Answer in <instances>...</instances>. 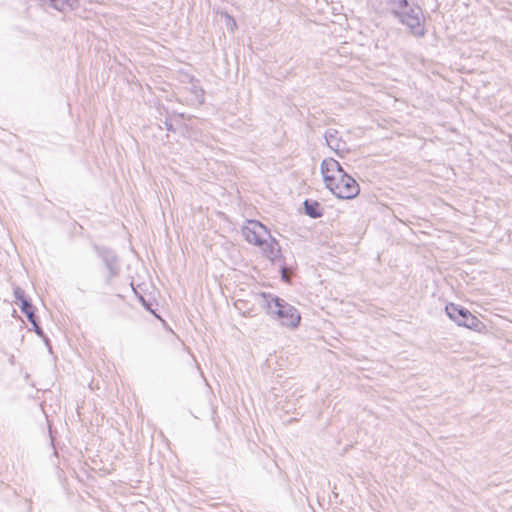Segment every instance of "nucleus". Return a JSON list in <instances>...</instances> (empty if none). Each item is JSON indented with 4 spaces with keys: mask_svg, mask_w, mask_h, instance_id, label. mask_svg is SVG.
<instances>
[{
    "mask_svg": "<svg viewBox=\"0 0 512 512\" xmlns=\"http://www.w3.org/2000/svg\"><path fill=\"white\" fill-rule=\"evenodd\" d=\"M14 295L16 297L17 300H19L20 302L22 301V299H25L24 298V291L20 288H16L15 291H14Z\"/></svg>",
    "mask_w": 512,
    "mask_h": 512,
    "instance_id": "obj_13",
    "label": "nucleus"
},
{
    "mask_svg": "<svg viewBox=\"0 0 512 512\" xmlns=\"http://www.w3.org/2000/svg\"><path fill=\"white\" fill-rule=\"evenodd\" d=\"M463 327L473 330L475 332L482 333L485 331V324L480 321L475 315L471 312L467 318V320L463 323Z\"/></svg>",
    "mask_w": 512,
    "mask_h": 512,
    "instance_id": "obj_8",
    "label": "nucleus"
},
{
    "mask_svg": "<svg viewBox=\"0 0 512 512\" xmlns=\"http://www.w3.org/2000/svg\"><path fill=\"white\" fill-rule=\"evenodd\" d=\"M241 233L245 241L259 248L263 257L275 262L280 258L281 249L278 242L271 236L265 225L256 220H247Z\"/></svg>",
    "mask_w": 512,
    "mask_h": 512,
    "instance_id": "obj_2",
    "label": "nucleus"
},
{
    "mask_svg": "<svg viewBox=\"0 0 512 512\" xmlns=\"http://www.w3.org/2000/svg\"><path fill=\"white\" fill-rule=\"evenodd\" d=\"M396 17L414 36L425 35L424 16L420 7L410 5L407 10H403Z\"/></svg>",
    "mask_w": 512,
    "mask_h": 512,
    "instance_id": "obj_4",
    "label": "nucleus"
},
{
    "mask_svg": "<svg viewBox=\"0 0 512 512\" xmlns=\"http://www.w3.org/2000/svg\"><path fill=\"white\" fill-rule=\"evenodd\" d=\"M282 279L285 280V281H288V275H287V271L285 268L282 269Z\"/></svg>",
    "mask_w": 512,
    "mask_h": 512,
    "instance_id": "obj_14",
    "label": "nucleus"
},
{
    "mask_svg": "<svg viewBox=\"0 0 512 512\" xmlns=\"http://www.w3.org/2000/svg\"><path fill=\"white\" fill-rule=\"evenodd\" d=\"M320 170L325 187L337 198L351 200L359 195V184L335 159L325 158Z\"/></svg>",
    "mask_w": 512,
    "mask_h": 512,
    "instance_id": "obj_1",
    "label": "nucleus"
},
{
    "mask_svg": "<svg viewBox=\"0 0 512 512\" xmlns=\"http://www.w3.org/2000/svg\"><path fill=\"white\" fill-rule=\"evenodd\" d=\"M463 327L473 330L475 332L482 333L485 331V324L480 321L475 315L471 312L467 318V320L463 323Z\"/></svg>",
    "mask_w": 512,
    "mask_h": 512,
    "instance_id": "obj_7",
    "label": "nucleus"
},
{
    "mask_svg": "<svg viewBox=\"0 0 512 512\" xmlns=\"http://www.w3.org/2000/svg\"><path fill=\"white\" fill-rule=\"evenodd\" d=\"M226 18V26L230 31H234L236 29V22L235 20L230 17L229 15H225Z\"/></svg>",
    "mask_w": 512,
    "mask_h": 512,
    "instance_id": "obj_12",
    "label": "nucleus"
},
{
    "mask_svg": "<svg viewBox=\"0 0 512 512\" xmlns=\"http://www.w3.org/2000/svg\"><path fill=\"white\" fill-rule=\"evenodd\" d=\"M304 208L306 214L312 218H318L322 216V208L317 201L306 200L304 202Z\"/></svg>",
    "mask_w": 512,
    "mask_h": 512,
    "instance_id": "obj_9",
    "label": "nucleus"
},
{
    "mask_svg": "<svg viewBox=\"0 0 512 512\" xmlns=\"http://www.w3.org/2000/svg\"><path fill=\"white\" fill-rule=\"evenodd\" d=\"M21 310L23 313L26 314L29 321H31L34 324V326L36 328V332L38 334H40L41 332H40L39 327L36 325V322L34 319V314H33V311L31 310V305L28 303V301L26 299H22V301H21Z\"/></svg>",
    "mask_w": 512,
    "mask_h": 512,
    "instance_id": "obj_11",
    "label": "nucleus"
},
{
    "mask_svg": "<svg viewBox=\"0 0 512 512\" xmlns=\"http://www.w3.org/2000/svg\"><path fill=\"white\" fill-rule=\"evenodd\" d=\"M264 300L263 307L266 313L274 320L278 321L281 326L288 329H296L301 322V314L299 310L277 296L262 293Z\"/></svg>",
    "mask_w": 512,
    "mask_h": 512,
    "instance_id": "obj_3",
    "label": "nucleus"
},
{
    "mask_svg": "<svg viewBox=\"0 0 512 512\" xmlns=\"http://www.w3.org/2000/svg\"><path fill=\"white\" fill-rule=\"evenodd\" d=\"M387 3L395 17L410 6L407 0H387Z\"/></svg>",
    "mask_w": 512,
    "mask_h": 512,
    "instance_id": "obj_10",
    "label": "nucleus"
},
{
    "mask_svg": "<svg viewBox=\"0 0 512 512\" xmlns=\"http://www.w3.org/2000/svg\"><path fill=\"white\" fill-rule=\"evenodd\" d=\"M445 312L447 316L455 322L458 326L463 327V323L467 320L470 311L460 305L454 303H448L445 306Z\"/></svg>",
    "mask_w": 512,
    "mask_h": 512,
    "instance_id": "obj_5",
    "label": "nucleus"
},
{
    "mask_svg": "<svg viewBox=\"0 0 512 512\" xmlns=\"http://www.w3.org/2000/svg\"><path fill=\"white\" fill-rule=\"evenodd\" d=\"M44 5H48L61 12H66L77 7L79 0H40Z\"/></svg>",
    "mask_w": 512,
    "mask_h": 512,
    "instance_id": "obj_6",
    "label": "nucleus"
},
{
    "mask_svg": "<svg viewBox=\"0 0 512 512\" xmlns=\"http://www.w3.org/2000/svg\"><path fill=\"white\" fill-rule=\"evenodd\" d=\"M199 102H202V94L199 95Z\"/></svg>",
    "mask_w": 512,
    "mask_h": 512,
    "instance_id": "obj_15",
    "label": "nucleus"
}]
</instances>
